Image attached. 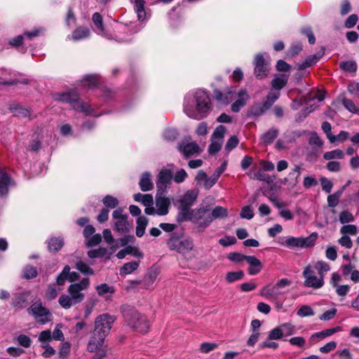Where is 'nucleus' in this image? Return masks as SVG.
Segmentation results:
<instances>
[{
    "mask_svg": "<svg viewBox=\"0 0 359 359\" xmlns=\"http://www.w3.org/2000/svg\"><path fill=\"white\" fill-rule=\"evenodd\" d=\"M313 269L318 271L319 276H322L324 279L325 274L330 270V265L323 261H318L312 264Z\"/></svg>",
    "mask_w": 359,
    "mask_h": 359,
    "instance_id": "nucleus-36",
    "label": "nucleus"
},
{
    "mask_svg": "<svg viewBox=\"0 0 359 359\" xmlns=\"http://www.w3.org/2000/svg\"><path fill=\"white\" fill-rule=\"evenodd\" d=\"M38 340L39 342H48L52 341V334L50 330L41 331L39 334Z\"/></svg>",
    "mask_w": 359,
    "mask_h": 359,
    "instance_id": "nucleus-59",
    "label": "nucleus"
},
{
    "mask_svg": "<svg viewBox=\"0 0 359 359\" xmlns=\"http://www.w3.org/2000/svg\"><path fill=\"white\" fill-rule=\"evenodd\" d=\"M165 191H157L156 196V213L158 215L163 216L168 213L170 205V199L165 196Z\"/></svg>",
    "mask_w": 359,
    "mask_h": 359,
    "instance_id": "nucleus-17",
    "label": "nucleus"
},
{
    "mask_svg": "<svg viewBox=\"0 0 359 359\" xmlns=\"http://www.w3.org/2000/svg\"><path fill=\"white\" fill-rule=\"evenodd\" d=\"M340 99L343 105L346 109H348L350 112L359 114V109L356 107L352 100L346 98L344 96H341Z\"/></svg>",
    "mask_w": 359,
    "mask_h": 359,
    "instance_id": "nucleus-44",
    "label": "nucleus"
},
{
    "mask_svg": "<svg viewBox=\"0 0 359 359\" xmlns=\"http://www.w3.org/2000/svg\"><path fill=\"white\" fill-rule=\"evenodd\" d=\"M323 55V52L318 53L316 54L308 56L304 62L298 64L299 69L303 70L307 67H311L312 65H315L322 57Z\"/></svg>",
    "mask_w": 359,
    "mask_h": 359,
    "instance_id": "nucleus-27",
    "label": "nucleus"
},
{
    "mask_svg": "<svg viewBox=\"0 0 359 359\" xmlns=\"http://www.w3.org/2000/svg\"><path fill=\"white\" fill-rule=\"evenodd\" d=\"M103 204L108 208H115L118 204V201L116 198L107 195L102 200Z\"/></svg>",
    "mask_w": 359,
    "mask_h": 359,
    "instance_id": "nucleus-49",
    "label": "nucleus"
},
{
    "mask_svg": "<svg viewBox=\"0 0 359 359\" xmlns=\"http://www.w3.org/2000/svg\"><path fill=\"white\" fill-rule=\"evenodd\" d=\"M179 214H178V221H191V210H189V207H187L185 205H182L179 204Z\"/></svg>",
    "mask_w": 359,
    "mask_h": 359,
    "instance_id": "nucleus-34",
    "label": "nucleus"
},
{
    "mask_svg": "<svg viewBox=\"0 0 359 359\" xmlns=\"http://www.w3.org/2000/svg\"><path fill=\"white\" fill-rule=\"evenodd\" d=\"M228 216V210L222 206H216L210 213L211 217H208L205 225H210L214 219L225 218Z\"/></svg>",
    "mask_w": 359,
    "mask_h": 359,
    "instance_id": "nucleus-22",
    "label": "nucleus"
},
{
    "mask_svg": "<svg viewBox=\"0 0 359 359\" xmlns=\"http://www.w3.org/2000/svg\"><path fill=\"white\" fill-rule=\"evenodd\" d=\"M334 288L336 293L339 297H345L351 290V287L348 285H338Z\"/></svg>",
    "mask_w": 359,
    "mask_h": 359,
    "instance_id": "nucleus-58",
    "label": "nucleus"
},
{
    "mask_svg": "<svg viewBox=\"0 0 359 359\" xmlns=\"http://www.w3.org/2000/svg\"><path fill=\"white\" fill-rule=\"evenodd\" d=\"M244 277V273L240 270L238 271H230L226 275V280L229 283H232L236 281L243 279Z\"/></svg>",
    "mask_w": 359,
    "mask_h": 359,
    "instance_id": "nucleus-41",
    "label": "nucleus"
},
{
    "mask_svg": "<svg viewBox=\"0 0 359 359\" xmlns=\"http://www.w3.org/2000/svg\"><path fill=\"white\" fill-rule=\"evenodd\" d=\"M278 134L277 129L271 128L262 135V140L265 144H270L276 139Z\"/></svg>",
    "mask_w": 359,
    "mask_h": 359,
    "instance_id": "nucleus-40",
    "label": "nucleus"
},
{
    "mask_svg": "<svg viewBox=\"0 0 359 359\" xmlns=\"http://www.w3.org/2000/svg\"><path fill=\"white\" fill-rule=\"evenodd\" d=\"M226 132V127L222 125H220L215 129V130L212 135L211 139L223 142L224 137Z\"/></svg>",
    "mask_w": 359,
    "mask_h": 359,
    "instance_id": "nucleus-42",
    "label": "nucleus"
},
{
    "mask_svg": "<svg viewBox=\"0 0 359 359\" xmlns=\"http://www.w3.org/2000/svg\"><path fill=\"white\" fill-rule=\"evenodd\" d=\"M249 255H244L238 252H231L228 255L227 258L233 262L240 263L247 260Z\"/></svg>",
    "mask_w": 359,
    "mask_h": 359,
    "instance_id": "nucleus-52",
    "label": "nucleus"
},
{
    "mask_svg": "<svg viewBox=\"0 0 359 359\" xmlns=\"http://www.w3.org/2000/svg\"><path fill=\"white\" fill-rule=\"evenodd\" d=\"M89 35L90 29L88 27H80L74 30L71 36H68V39L79 41L88 37Z\"/></svg>",
    "mask_w": 359,
    "mask_h": 359,
    "instance_id": "nucleus-31",
    "label": "nucleus"
},
{
    "mask_svg": "<svg viewBox=\"0 0 359 359\" xmlns=\"http://www.w3.org/2000/svg\"><path fill=\"white\" fill-rule=\"evenodd\" d=\"M61 327H62L61 324H57L55 326V327L53 330V334H52V339H55L57 341H64L65 337H64V334L61 330Z\"/></svg>",
    "mask_w": 359,
    "mask_h": 359,
    "instance_id": "nucleus-63",
    "label": "nucleus"
},
{
    "mask_svg": "<svg viewBox=\"0 0 359 359\" xmlns=\"http://www.w3.org/2000/svg\"><path fill=\"white\" fill-rule=\"evenodd\" d=\"M107 253V249L104 248H100L96 250H92L88 251V255L90 258H97L104 257Z\"/></svg>",
    "mask_w": 359,
    "mask_h": 359,
    "instance_id": "nucleus-60",
    "label": "nucleus"
},
{
    "mask_svg": "<svg viewBox=\"0 0 359 359\" xmlns=\"http://www.w3.org/2000/svg\"><path fill=\"white\" fill-rule=\"evenodd\" d=\"M177 135L178 133L175 128H167L163 134L164 139L168 141H172L175 140Z\"/></svg>",
    "mask_w": 359,
    "mask_h": 359,
    "instance_id": "nucleus-54",
    "label": "nucleus"
},
{
    "mask_svg": "<svg viewBox=\"0 0 359 359\" xmlns=\"http://www.w3.org/2000/svg\"><path fill=\"white\" fill-rule=\"evenodd\" d=\"M255 74L257 78L262 79L266 77L269 73V67L262 55H257L254 61Z\"/></svg>",
    "mask_w": 359,
    "mask_h": 359,
    "instance_id": "nucleus-18",
    "label": "nucleus"
},
{
    "mask_svg": "<svg viewBox=\"0 0 359 359\" xmlns=\"http://www.w3.org/2000/svg\"><path fill=\"white\" fill-rule=\"evenodd\" d=\"M237 88L231 86L224 90H215L213 97L219 104L227 105L236 97Z\"/></svg>",
    "mask_w": 359,
    "mask_h": 359,
    "instance_id": "nucleus-12",
    "label": "nucleus"
},
{
    "mask_svg": "<svg viewBox=\"0 0 359 359\" xmlns=\"http://www.w3.org/2000/svg\"><path fill=\"white\" fill-rule=\"evenodd\" d=\"M89 286L90 281L88 278L71 284L67 289L69 294H62L59 297L60 305L65 309H69L72 306L82 302L85 298L83 291L86 290Z\"/></svg>",
    "mask_w": 359,
    "mask_h": 359,
    "instance_id": "nucleus-3",
    "label": "nucleus"
},
{
    "mask_svg": "<svg viewBox=\"0 0 359 359\" xmlns=\"http://www.w3.org/2000/svg\"><path fill=\"white\" fill-rule=\"evenodd\" d=\"M123 315L128 324L134 330L145 333L150 327L147 317L133 308L127 307L123 309Z\"/></svg>",
    "mask_w": 359,
    "mask_h": 359,
    "instance_id": "nucleus-4",
    "label": "nucleus"
},
{
    "mask_svg": "<svg viewBox=\"0 0 359 359\" xmlns=\"http://www.w3.org/2000/svg\"><path fill=\"white\" fill-rule=\"evenodd\" d=\"M340 331H341V327L339 326H337V327H335L333 328L327 329V330H323L321 332H316L312 335V337L313 338L324 339L327 337H330V336L334 334V333L340 332Z\"/></svg>",
    "mask_w": 359,
    "mask_h": 359,
    "instance_id": "nucleus-38",
    "label": "nucleus"
},
{
    "mask_svg": "<svg viewBox=\"0 0 359 359\" xmlns=\"http://www.w3.org/2000/svg\"><path fill=\"white\" fill-rule=\"evenodd\" d=\"M81 83L83 87L90 89L97 86L99 83V79L97 75H87L83 77Z\"/></svg>",
    "mask_w": 359,
    "mask_h": 359,
    "instance_id": "nucleus-33",
    "label": "nucleus"
},
{
    "mask_svg": "<svg viewBox=\"0 0 359 359\" xmlns=\"http://www.w3.org/2000/svg\"><path fill=\"white\" fill-rule=\"evenodd\" d=\"M139 185L142 191H148L154 188L151 175L149 172H144L141 175Z\"/></svg>",
    "mask_w": 359,
    "mask_h": 359,
    "instance_id": "nucleus-25",
    "label": "nucleus"
},
{
    "mask_svg": "<svg viewBox=\"0 0 359 359\" xmlns=\"http://www.w3.org/2000/svg\"><path fill=\"white\" fill-rule=\"evenodd\" d=\"M37 274L36 269L31 265L26 266L22 272V276L26 279L34 278L36 277Z\"/></svg>",
    "mask_w": 359,
    "mask_h": 359,
    "instance_id": "nucleus-48",
    "label": "nucleus"
},
{
    "mask_svg": "<svg viewBox=\"0 0 359 359\" xmlns=\"http://www.w3.org/2000/svg\"><path fill=\"white\" fill-rule=\"evenodd\" d=\"M115 318L107 313L98 316L95 320V328L88 344V350L95 352L103 346L105 337L109 333Z\"/></svg>",
    "mask_w": 359,
    "mask_h": 359,
    "instance_id": "nucleus-2",
    "label": "nucleus"
},
{
    "mask_svg": "<svg viewBox=\"0 0 359 359\" xmlns=\"http://www.w3.org/2000/svg\"><path fill=\"white\" fill-rule=\"evenodd\" d=\"M339 67L346 72H355L357 70V64L355 61H342L339 63Z\"/></svg>",
    "mask_w": 359,
    "mask_h": 359,
    "instance_id": "nucleus-43",
    "label": "nucleus"
},
{
    "mask_svg": "<svg viewBox=\"0 0 359 359\" xmlns=\"http://www.w3.org/2000/svg\"><path fill=\"white\" fill-rule=\"evenodd\" d=\"M144 4L145 1L144 0H135L134 10L137 14L138 20L142 22L147 19Z\"/></svg>",
    "mask_w": 359,
    "mask_h": 359,
    "instance_id": "nucleus-29",
    "label": "nucleus"
},
{
    "mask_svg": "<svg viewBox=\"0 0 359 359\" xmlns=\"http://www.w3.org/2000/svg\"><path fill=\"white\" fill-rule=\"evenodd\" d=\"M291 284V280L282 278L274 285H267L263 287L260 290V295L271 302H277L279 297L285 293L283 289Z\"/></svg>",
    "mask_w": 359,
    "mask_h": 359,
    "instance_id": "nucleus-6",
    "label": "nucleus"
},
{
    "mask_svg": "<svg viewBox=\"0 0 359 359\" xmlns=\"http://www.w3.org/2000/svg\"><path fill=\"white\" fill-rule=\"evenodd\" d=\"M241 218L251 219L254 217V212L250 205L244 206L240 212Z\"/></svg>",
    "mask_w": 359,
    "mask_h": 359,
    "instance_id": "nucleus-57",
    "label": "nucleus"
},
{
    "mask_svg": "<svg viewBox=\"0 0 359 359\" xmlns=\"http://www.w3.org/2000/svg\"><path fill=\"white\" fill-rule=\"evenodd\" d=\"M297 313L300 317H306L313 316L314 311L309 306L304 305L297 311Z\"/></svg>",
    "mask_w": 359,
    "mask_h": 359,
    "instance_id": "nucleus-53",
    "label": "nucleus"
},
{
    "mask_svg": "<svg viewBox=\"0 0 359 359\" xmlns=\"http://www.w3.org/2000/svg\"><path fill=\"white\" fill-rule=\"evenodd\" d=\"M238 140L236 136H231L226 142L225 145V149L229 152L238 144Z\"/></svg>",
    "mask_w": 359,
    "mask_h": 359,
    "instance_id": "nucleus-64",
    "label": "nucleus"
},
{
    "mask_svg": "<svg viewBox=\"0 0 359 359\" xmlns=\"http://www.w3.org/2000/svg\"><path fill=\"white\" fill-rule=\"evenodd\" d=\"M15 114L20 117H28L31 116V111L29 109L18 106L13 109Z\"/></svg>",
    "mask_w": 359,
    "mask_h": 359,
    "instance_id": "nucleus-56",
    "label": "nucleus"
},
{
    "mask_svg": "<svg viewBox=\"0 0 359 359\" xmlns=\"http://www.w3.org/2000/svg\"><path fill=\"white\" fill-rule=\"evenodd\" d=\"M218 347V344L216 343H203L200 346V351L203 353H208Z\"/></svg>",
    "mask_w": 359,
    "mask_h": 359,
    "instance_id": "nucleus-61",
    "label": "nucleus"
},
{
    "mask_svg": "<svg viewBox=\"0 0 359 359\" xmlns=\"http://www.w3.org/2000/svg\"><path fill=\"white\" fill-rule=\"evenodd\" d=\"M198 198V192L195 190H189L184 195L177 201L179 204L187 207L192 206L196 201Z\"/></svg>",
    "mask_w": 359,
    "mask_h": 359,
    "instance_id": "nucleus-24",
    "label": "nucleus"
},
{
    "mask_svg": "<svg viewBox=\"0 0 359 359\" xmlns=\"http://www.w3.org/2000/svg\"><path fill=\"white\" fill-rule=\"evenodd\" d=\"M330 138V142L334 144L336 142H344L349 137V133L341 130L337 135H332Z\"/></svg>",
    "mask_w": 359,
    "mask_h": 359,
    "instance_id": "nucleus-47",
    "label": "nucleus"
},
{
    "mask_svg": "<svg viewBox=\"0 0 359 359\" xmlns=\"http://www.w3.org/2000/svg\"><path fill=\"white\" fill-rule=\"evenodd\" d=\"M287 80L288 76L285 74L276 75L271 81V89L280 92L286 86Z\"/></svg>",
    "mask_w": 359,
    "mask_h": 359,
    "instance_id": "nucleus-28",
    "label": "nucleus"
},
{
    "mask_svg": "<svg viewBox=\"0 0 359 359\" xmlns=\"http://www.w3.org/2000/svg\"><path fill=\"white\" fill-rule=\"evenodd\" d=\"M317 237V233H312L306 238L287 236L280 244L290 249L306 248L313 246L316 243Z\"/></svg>",
    "mask_w": 359,
    "mask_h": 359,
    "instance_id": "nucleus-8",
    "label": "nucleus"
},
{
    "mask_svg": "<svg viewBox=\"0 0 359 359\" xmlns=\"http://www.w3.org/2000/svg\"><path fill=\"white\" fill-rule=\"evenodd\" d=\"M246 262L249 264L248 273L250 276L258 274L262 269L263 265L259 259L252 255H249L247 257Z\"/></svg>",
    "mask_w": 359,
    "mask_h": 359,
    "instance_id": "nucleus-21",
    "label": "nucleus"
},
{
    "mask_svg": "<svg viewBox=\"0 0 359 359\" xmlns=\"http://www.w3.org/2000/svg\"><path fill=\"white\" fill-rule=\"evenodd\" d=\"M250 97L247 91L244 89H241L236 91V97L235 102L231 104V111L233 112H238L247 103Z\"/></svg>",
    "mask_w": 359,
    "mask_h": 359,
    "instance_id": "nucleus-20",
    "label": "nucleus"
},
{
    "mask_svg": "<svg viewBox=\"0 0 359 359\" xmlns=\"http://www.w3.org/2000/svg\"><path fill=\"white\" fill-rule=\"evenodd\" d=\"M95 290L100 296H103L107 293L113 294L115 292L114 287L113 286H109L106 283L97 285L95 287Z\"/></svg>",
    "mask_w": 359,
    "mask_h": 359,
    "instance_id": "nucleus-46",
    "label": "nucleus"
},
{
    "mask_svg": "<svg viewBox=\"0 0 359 359\" xmlns=\"http://www.w3.org/2000/svg\"><path fill=\"white\" fill-rule=\"evenodd\" d=\"M223 142L211 139V143L208 147V151L210 154L217 153L222 148Z\"/></svg>",
    "mask_w": 359,
    "mask_h": 359,
    "instance_id": "nucleus-55",
    "label": "nucleus"
},
{
    "mask_svg": "<svg viewBox=\"0 0 359 359\" xmlns=\"http://www.w3.org/2000/svg\"><path fill=\"white\" fill-rule=\"evenodd\" d=\"M92 20L96 27L95 32L107 39H110V34L107 32L103 26L102 17L99 13H95L93 15Z\"/></svg>",
    "mask_w": 359,
    "mask_h": 359,
    "instance_id": "nucleus-23",
    "label": "nucleus"
},
{
    "mask_svg": "<svg viewBox=\"0 0 359 359\" xmlns=\"http://www.w3.org/2000/svg\"><path fill=\"white\" fill-rule=\"evenodd\" d=\"M283 337L282 330L279 327H276L274 329L271 330L269 333V340H278L280 339Z\"/></svg>",
    "mask_w": 359,
    "mask_h": 359,
    "instance_id": "nucleus-62",
    "label": "nucleus"
},
{
    "mask_svg": "<svg viewBox=\"0 0 359 359\" xmlns=\"http://www.w3.org/2000/svg\"><path fill=\"white\" fill-rule=\"evenodd\" d=\"M133 198L135 201L141 203L143 205H154V199L150 194L137 193L134 194Z\"/></svg>",
    "mask_w": 359,
    "mask_h": 359,
    "instance_id": "nucleus-35",
    "label": "nucleus"
},
{
    "mask_svg": "<svg viewBox=\"0 0 359 359\" xmlns=\"http://www.w3.org/2000/svg\"><path fill=\"white\" fill-rule=\"evenodd\" d=\"M15 341L24 348H29L32 344V339L26 334H20L15 338Z\"/></svg>",
    "mask_w": 359,
    "mask_h": 359,
    "instance_id": "nucleus-45",
    "label": "nucleus"
},
{
    "mask_svg": "<svg viewBox=\"0 0 359 359\" xmlns=\"http://www.w3.org/2000/svg\"><path fill=\"white\" fill-rule=\"evenodd\" d=\"M76 269L82 273L86 275L93 274V270L86 263L79 261L76 264Z\"/></svg>",
    "mask_w": 359,
    "mask_h": 359,
    "instance_id": "nucleus-50",
    "label": "nucleus"
},
{
    "mask_svg": "<svg viewBox=\"0 0 359 359\" xmlns=\"http://www.w3.org/2000/svg\"><path fill=\"white\" fill-rule=\"evenodd\" d=\"M114 220V230L120 234L128 233L130 230V224L128 222V215L123 213L121 208L115 210L112 213Z\"/></svg>",
    "mask_w": 359,
    "mask_h": 359,
    "instance_id": "nucleus-11",
    "label": "nucleus"
},
{
    "mask_svg": "<svg viewBox=\"0 0 359 359\" xmlns=\"http://www.w3.org/2000/svg\"><path fill=\"white\" fill-rule=\"evenodd\" d=\"M212 109L208 93L202 89L188 93L184 99L183 111L187 116L195 120L206 118Z\"/></svg>",
    "mask_w": 359,
    "mask_h": 359,
    "instance_id": "nucleus-1",
    "label": "nucleus"
},
{
    "mask_svg": "<svg viewBox=\"0 0 359 359\" xmlns=\"http://www.w3.org/2000/svg\"><path fill=\"white\" fill-rule=\"evenodd\" d=\"M177 149L185 158H189L201 152L198 144L195 142H191L188 139L182 140L177 144Z\"/></svg>",
    "mask_w": 359,
    "mask_h": 359,
    "instance_id": "nucleus-14",
    "label": "nucleus"
},
{
    "mask_svg": "<svg viewBox=\"0 0 359 359\" xmlns=\"http://www.w3.org/2000/svg\"><path fill=\"white\" fill-rule=\"evenodd\" d=\"M28 313L32 315L38 323L46 324L52 320V313L42 305L41 301L33 303L28 309Z\"/></svg>",
    "mask_w": 359,
    "mask_h": 359,
    "instance_id": "nucleus-9",
    "label": "nucleus"
},
{
    "mask_svg": "<svg viewBox=\"0 0 359 359\" xmlns=\"http://www.w3.org/2000/svg\"><path fill=\"white\" fill-rule=\"evenodd\" d=\"M148 223L149 220L144 216H140L137 218L135 234L137 237L141 238L144 236Z\"/></svg>",
    "mask_w": 359,
    "mask_h": 359,
    "instance_id": "nucleus-26",
    "label": "nucleus"
},
{
    "mask_svg": "<svg viewBox=\"0 0 359 359\" xmlns=\"http://www.w3.org/2000/svg\"><path fill=\"white\" fill-rule=\"evenodd\" d=\"M140 266V262L137 261H133L123 264L120 269V275L125 276L128 274L132 273L133 271L137 269Z\"/></svg>",
    "mask_w": 359,
    "mask_h": 359,
    "instance_id": "nucleus-32",
    "label": "nucleus"
},
{
    "mask_svg": "<svg viewBox=\"0 0 359 359\" xmlns=\"http://www.w3.org/2000/svg\"><path fill=\"white\" fill-rule=\"evenodd\" d=\"M168 247L183 256L187 257L194 249V241L191 238H183L172 236L167 241Z\"/></svg>",
    "mask_w": 359,
    "mask_h": 359,
    "instance_id": "nucleus-7",
    "label": "nucleus"
},
{
    "mask_svg": "<svg viewBox=\"0 0 359 359\" xmlns=\"http://www.w3.org/2000/svg\"><path fill=\"white\" fill-rule=\"evenodd\" d=\"M173 177L172 171L170 169L163 168L159 172L156 181V188L158 191H167L168 184L171 183Z\"/></svg>",
    "mask_w": 359,
    "mask_h": 359,
    "instance_id": "nucleus-16",
    "label": "nucleus"
},
{
    "mask_svg": "<svg viewBox=\"0 0 359 359\" xmlns=\"http://www.w3.org/2000/svg\"><path fill=\"white\" fill-rule=\"evenodd\" d=\"M302 276L304 278V285L306 287L319 289L324 285L323 276H319L318 273L316 274V270L312 264H309L304 268Z\"/></svg>",
    "mask_w": 359,
    "mask_h": 359,
    "instance_id": "nucleus-10",
    "label": "nucleus"
},
{
    "mask_svg": "<svg viewBox=\"0 0 359 359\" xmlns=\"http://www.w3.org/2000/svg\"><path fill=\"white\" fill-rule=\"evenodd\" d=\"M209 206L201 205L199 208L191 210V221L198 224L199 227L206 228L209 225H205L208 217H210Z\"/></svg>",
    "mask_w": 359,
    "mask_h": 359,
    "instance_id": "nucleus-15",
    "label": "nucleus"
},
{
    "mask_svg": "<svg viewBox=\"0 0 359 359\" xmlns=\"http://www.w3.org/2000/svg\"><path fill=\"white\" fill-rule=\"evenodd\" d=\"M344 156V152L339 149L327 151L323 155V158L327 161H330L332 159H343Z\"/></svg>",
    "mask_w": 359,
    "mask_h": 359,
    "instance_id": "nucleus-37",
    "label": "nucleus"
},
{
    "mask_svg": "<svg viewBox=\"0 0 359 359\" xmlns=\"http://www.w3.org/2000/svg\"><path fill=\"white\" fill-rule=\"evenodd\" d=\"M15 186V182L4 170H0V197L6 198L9 189Z\"/></svg>",
    "mask_w": 359,
    "mask_h": 359,
    "instance_id": "nucleus-19",
    "label": "nucleus"
},
{
    "mask_svg": "<svg viewBox=\"0 0 359 359\" xmlns=\"http://www.w3.org/2000/svg\"><path fill=\"white\" fill-rule=\"evenodd\" d=\"M70 270V267L67 265L65 266L62 272L58 275L56 282L58 285H64L66 280H68V274L69 271Z\"/></svg>",
    "mask_w": 359,
    "mask_h": 359,
    "instance_id": "nucleus-51",
    "label": "nucleus"
},
{
    "mask_svg": "<svg viewBox=\"0 0 359 359\" xmlns=\"http://www.w3.org/2000/svg\"><path fill=\"white\" fill-rule=\"evenodd\" d=\"M55 101L69 103L76 111H81L86 115H93V110L87 103L82 102L79 99V95L75 91L58 93L53 95Z\"/></svg>",
    "mask_w": 359,
    "mask_h": 359,
    "instance_id": "nucleus-5",
    "label": "nucleus"
},
{
    "mask_svg": "<svg viewBox=\"0 0 359 359\" xmlns=\"http://www.w3.org/2000/svg\"><path fill=\"white\" fill-rule=\"evenodd\" d=\"M63 240L58 238H52L48 242V247L50 251L56 252L58 251L63 246Z\"/></svg>",
    "mask_w": 359,
    "mask_h": 359,
    "instance_id": "nucleus-39",
    "label": "nucleus"
},
{
    "mask_svg": "<svg viewBox=\"0 0 359 359\" xmlns=\"http://www.w3.org/2000/svg\"><path fill=\"white\" fill-rule=\"evenodd\" d=\"M323 145V142L318 134L316 132L311 133L309 139V147L306 149L308 157L310 158L316 157L321 152Z\"/></svg>",
    "mask_w": 359,
    "mask_h": 359,
    "instance_id": "nucleus-13",
    "label": "nucleus"
},
{
    "mask_svg": "<svg viewBox=\"0 0 359 359\" xmlns=\"http://www.w3.org/2000/svg\"><path fill=\"white\" fill-rule=\"evenodd\" d=\"M280 92L271 89L266 96V100L263 103V108L264 110L269 109L273 103L279 98Z\"/></svg>",
    "mask_w": 359,
    "mask_h": 359,
    "instance_id": "nucleus-30",
    "label": "nucleus"
}]
</instances>
